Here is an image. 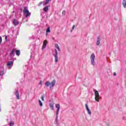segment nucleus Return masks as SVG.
Listing matches in <instances>:
<instances>
[{"label": "nucleus", "instance_id": "16", "mask_svg": "<svg viewBox=\"0 0 126 126\" xmlns=\"http://www.w3.org/2000/svg\"><path fill=\"white\" fill-rule=\"evenodd\" d=\"M43 10L45 12H48V10H49V6H46L43 8Z\"/></svg>", "mask_w": 126, "mask_h": 126}, {"label": "nucleus", "instance_id": "17", "mask_svg": "<svg viewBox=\"0 0 126 126\" xmlns=\"http://www.w3.org/2000/svg\"><path fill=\"white\" fill-rule=\"evenodd\" d=\"M13 24L14 25H18V24H19V22H18V21H17L16 20L14 19L13 21Z\"/></svg>", "mask_w": 126, "mask_h": 126}, {"label": "nucleus", "instance_id": "30", "mask_svg": "<svg viewBox=\"0 0 126 126\" xmlns=\"http://www.w3.org/2000/svg\"><path fill=\"white\" fill-rule=\"evenodd\" d=\"M39 85H42V81H40L39 83Z\"/></svg>", "mask_w": 126, "mask_h": 126}, {"label": "nucleus", "instance_id": "5", "mask_svg": "<svg viewBox=\"0 0 126 126\" xmlns=\"http://www.w3.org/2000/svg\"><path fill=\"white\" fill-rule=\"evenodd\" d=\"M55 58V63L59 62V57H58V50L56 49H55V54L54 55Z\"/></svg>", "mask_w": 126, "mask_h": 126}, {"label": "nucleus", "instance_id": "26", "mask_svg": "<svg viewBox=\"0 0 126 126\" xmlns=\"http://www.w3.org/2000/svg\"><path fill=\"white\" fill-rule=\"evenodd\" d=\"M62 15L64 16L65 15V11H63L62 12Z\"/></svg>", "mask_w": 126, "mask_h": 126}, {"label": "nucleus", "instance_id": "19", "mask_svg": "<svg viewBox=\"0 0 126 126\" xmlns=\"http://www.w3.org/2000/svg\"><path fill=\"white\" fill-rule=\"evenodd\" d=\"M14 54H15V49H13L11 53H10V56L11 57H13L14 56Z\"/></svg>", "mask_w": 126, "mask_h": 126}, {"label": "nucleus", "instance_id": "33", "mask_svg": "<svg viewBox=\"0 0 126 126\" xmlns=\"http://www.w3.org/2000/svg\"><path fill=\"white\" fill-rule=\"evenodd\" d=\"M6 38H7V37L6 36V37H5V39H6Z\"/></svg>", "mask_w": 126, "mask_h": 126}, {"label": "nucleus", "instance_id": "32", "mask_svg": "<svg viewBox=\"0 0 126 126\" xmlns=\"http://www.w3.org/2000/svg\"><path fill=\"white\" fill-rule=\"evenodd\" d=\"M0 112H1V109L0 108Z\"/></svg>", "mask_w": 126, "mask_h": 126}, {"label": "nucleus", "instance_id": "31", "mask_svg": "<svg viewBox=\"0 0 126 126\" xmlns=\"http://www.w3.org/2000/svg\"><path fill=\"white\" fill-rule=\"evenodd\" d=\"M113 75H114V76H116V75H117V73H116V72H114V73H113Z\"/></svg>", "mask_w": 126, "mask_h": 126}, {"label": "nucleus", "instance_id": "15", "mask_svg": "<svg viewBox=\"0 0 126 126\" xmlns=\"http://www.w3.org/2000/svg\"><path fill=\"white\" fill-rule=\"evenodd\" d=\"M55 47L56 49H58V52H61V49L60 48V46L58 44H55Z\"/></svg>", "mask_w": 126, "mask_h": 126}, {"label": "nucleus", "instance_id": "14", "mask_svg": "<svg viewBox=\"0 0 126 126\" xmlns=\"http://www.w3.org/2000/svg\"><path fill=\"white\" fill-rule=\"evenodd\" d=\"M47 44H48V41H47V40H44L43 41V44L42 47V49H45V48H46V47H47Z\"/></svg>", "mask_w": 126, "mask_h": 126}, {"label": "nucleus", "instance_id": "22", "mask_svg": "<svg viewBox=\"0 0 126 126\" xmlns=\"http://www.w3.org/2000/svg\"><path fill=\"white\" fill-rule=\"evenodd\" d=\"M38 104L40 107H43V102L40 99H38Z\"/></svg>", "mask_w": 126, "mask_h": 126}, {"label": "nucleus", "instance_id": "12", "mask_svg": "<svg viewBox=\"0 0 126 126\" xmlns=\"http://www.w3.org/2000/svg\"><path fill=\"white\" fill-rule=\"evenodd\" d=\"M100 42H101V37H100V36H98L97 37V40L96 42V46H99Z\"/></svg>", "mask_w": 126, "mask_h": 126}, {"label": "nucleus", "instance_id": "13", "mask_svg": "<svg viewBox=\"0 0 126 126\" xmlns=\"http://www.w3.org/2000/svg\"><path fill=\"white\" fill-rule=\"evenodd\" d=\"M56 80L54 79L53 81L50 83V89H52V87H54L55 85H56Z\"/></svg>", "mask_w": 126, "mask_h": 126}, {"label": "nucleus", "instance_id": "24", "mask_svg": "<svg viewBox=\"0 0 126 126\" xmlns=\"http://www.w3.org/2000/svg\"><path fill=\"white\" fill-rule=\"evenodd\" d=\"M14 125V122L13 121H10L9 123V126H13Z\"/></svg>", "mask_w": 126, "mask_h": 126}, {"label": "nucleus", "instance_id": "6", "mask_svg": "<svg viewBox=\"0 0 126 126\" xmlns=\"http://www.w3.org/2000/svg\"><path fill=\"white\" fill-rule=\"evenodd\" d=\"M55 58V63L59 62V57H58V50L56 49H55V54L54 55Z\"/></svg>", "mask_w": 126, "mask_h": 126}, {"label": "nucleus", "instance_id": "10", "mask_svg": "<svg viewBox=\"0 0 126 126\" xmlns=\"http://www.w3.org/2000/svg\"><path fill=\"white\" fill-rule=\"evenodd\" d=\"M14 94L15 96H16L17 100H19L20 99V97L19 96V93L18 92V89H15Z\"/></svg>", "mask_w": 126, "mask_h": 126}, {"label": "nucleus", "instance_id": "2", "mask_svg": "<svg viewBox=\"0 0 126 126\" xmlns=\"http://www.w3.org/2000/svg\"><path fill=\"white\" fill-rule=\"evenodd\" d=\"M94 95H95V100L96 102H99L100 99H102V97L100 96L99 95V92L96 90H94Z\"/></svg>", "mask_w": 126, "mask_h": 126}, {"label": "nucleus", "instance_id": "25", "mask_svg": "<svg viewBox=\"0 0 126 126\" xmlns=\"http://www.w3.org/2000/svg\"><path fill=\"white\" fill-rule=\"evenodd\" d=\"M16 55H17V56H19L20 55V51L17 50L16 52Z\"/></svg>", "mask_w": 126, "mask_h": 126}, {"label": "nucleus", "instance_id": "27", "mask_svg": "<svg viewBox=\"0 0 126 126\" xmlns=\"http://www.w3.org/2000/svg\"><path fill=\"white\" fill-rule=\"evenodd\" d=\"M44 96H42L41 97L42 101H43V102H44V101H45V99H44Z\"/></svg>", "mask_w": 126, "mask_h": 126}, {"label": "nucleus", "instance_id": "28", "mask_svg": "<svg viewBox=\"0 0 126 126\" xmlns=\"http://www.w3.org/2000/svg\"><path fill=\"white\" fill-rule=\"evenodd\" d=\"M2 42V38L0 36V44Z\"/></svg>", "mask_w": 126, "mask_h": 126}, {"label": "nucleus", "instance_id": "8", "mask_svg": "<svg viewBox=\"0 0 126 126\" xmlns=\"http://www.w3.org/2000/svg\"><path fill=\"white\" fill-rule=\"evenodd\" d=\"M13 65V62L12 61L8 62L7 63V66L9 69H11V67H12Z\"/></svg>", "mask_w": 126, "mask_h": 126}, {"label": "nucleus", "instance_id": "18", "mask_svg": "<svg viewBox=\"0 0 126 126\" xmlns=\"http://www.w3.org/2000/svg\"><path fill=\"white\" fill-rule=\"evenodd\" d=\"M122 4L124 6V8H126V0H123L122 2Z\"/></svg>", "mask_w": 126, "mask_h": 126}, {"label": "nucleus", "instance_id": "9", "mask_svg": "<svg viewBox=\"0 0 126 126\" xmlns=\"http://www.w3.org/2000/svg\"><path fill=\"white\" fill-rule=\"evenodd\" d=\"M86 109L87 110V112L89 116H91V114H92V112H91V110H90V108L88 107V104H86Z\"/></svg>", "mask_w": 126, "mask_h": 126}, {"label": "nucleus", "instance_id": "3", "mask_svg": "<svg viewBox=\"0 0 126 126\" xmlns=\"http://www.w3.org/2000/svg\"><path fill=\"white\" fill-rule=\"evenodd\" d=\"M24 14L25 16V17L27 18V17H30V16L31 15V13L29 12V10H28V8L27 7H25L24 8Z\"/></svg>", "mask_w": 126, "mask_h": 126}, {"label": "nucleus", "instance_id": "21", "mask_svg": "<svg viewBox=\"0 0 126 126\" xmlns=\"http://www.w3.org/2000/svg\"><path fill=\"white\" fill-rule=\"evenodd\" d=\"M50 32H51V30L50 29V27H48L46 30V36L48 35V33H50Z\"/></svg>", "mask_w": 126, "mask_h": 126}, {"label": "nucleus", "instance_id": "34", "mask_svg": "<svg viewBox=\"0 0 126 126\" xmlns=\"http://www.w3.org/2000/svg\"><path fill=\"white\" fill-rule=\"evenodd\" d=\"M28 21V20H27V21Z\"/></svg>", "mask_w": 126, "mask_h": 126}, {"label": "nucleus", "instance_id": "23", "mask_svg": "<svg viewBox=\"0 0 126 126\" xmlns=\"http://www.w3.org/2000/svg\"><path fill=\"white\" fill-rule=\"evenodd\" d=\"M50 109L51 110H52V111H54V104L53 103H51L50 104Z\"/></svg>", "mask_w": 126, "mask_h": 126}, {"label": "nucleus", "instance_id": "1", "mask_svg": "<svg viewBox=\"0 0 126 126\" xmlns=\"http://www.w3.org/2000/svg\"><path fill=\"white\" fill-rule=\"evenodd\" d=\"M90 61H91V64L93 65V66H95L96 65V62H95V54L94 53H92L90 57Z\"/></svg>", "mask_w": 126, "mask_h": 126}, {"label": "nucleus", "instance_id": "7", "mask_svg": "<svg viewBox=\"0 0 126 126\" xmlns=\"http://www.w3.org/2000/svg\"><path fill=\"white\" fill-rule=\"evenodd\" d=\"M52 0H45V1H42L40 2L38 4V6H40L41 5L43 4V5H46V4H48L50 1H51Z\"/></svg>", "mask_w": 126, "mask_h": 126}, {"label": "nucleus", "instance_id": "20", "mask_svg": "<svg viewBox=\"0 0 126 126\" xmlns=\"http://www.w3.org/2000/svg\"><path fill=\"white\" fill-rule=\"evenodd\" d=\"M45 86H46V87H49V86H51V83L49 81H47L45 83Z\"/></svg>", "mask_w": 126, "mask_h": 126}, {"label": "nucleus", "instance_id": "29", "mask_svg": "<svg viewBox=\"0 0 126 126\" xmlns=\"http://www.w3.org/2000/svg\"><path fill=\"white\" fill-rule=\"evenodd\" d=\"M74 28H75V25H73L72 28V30H74Z\"/></svg>", "mask_w": 126, "mask_h": 126}, {"label": "nucleus", "instance_id": "4", "mask_svg": "<svg viewBox=\"0 0 126 126\" xmlns=\"http://www.w3.org/2000/svg\"><path fill=\"white\" fill-rule=\"evenodd\" d=\"M56 108H57V111H56V119L55 120V121L56 123H58V116H59V113L60 112V109H61V106L60 105V104H56Z\"/></svg>", "mask_w": 126, "mask_h": 126}, {"label": "nucleus", "instance_id": "11", "mask_svg": "<svg viewBox=\"0 0 126 126\" xmlns=\"http://www.w3.org/2000/svg\"><path fill=\"white\" fill-rule=\"evenodd\" d=\"M4 74V68L3 67H0V76H2Z\"/></svg>", "mask_w": 126, "mask_h": 126}]
</instances>
